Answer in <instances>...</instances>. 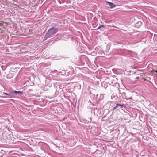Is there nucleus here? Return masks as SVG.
I'll use <instances>...</instances> for the list:
<instances>
[{"label": "nucleus", "mask_w": 157, "mask_h": 157, "mask_svg": "<svg viewBox=\"0 0 157 157\" xmlns=\"http://www.w3.org/2000/svg\"><path fill=\"white\" fill-rule=\"evenodd\" d=\"M116 105H117V107H118L119 106H120L121 107V108H122L123 107V106L122 105H121V104H117Z\"/></svg>", "instance_id": "5"}, {"label": "nucleus", "mask_w": 157, "mask_h": 157, "mask_svg": "<svg viewBox=\"0 0 157 157\" xmlns=\"http://www.w3.org/2000/svg\"><path fill=\"white\" fill-rule=\"evenodd\" d=\"M155 71V72L157 73V71Z\"/></svg>", "instance_id": "9"}, {"label": "nucleus", "mask_w": 157, "mask_h": 157, "mask_svg": "<svg viewBox=\"0 0 157 157\" xmlns=\"http://www.w3.org/2000/svg\"><path fill=\"white\" fill-rule=\"evenodd\" d=\"M106 2L108 3V5L110 6L111 8H113L116 6V5H114V4L112 2Z\"/></svg>", "instance_id": "2"}, {"label": "nucleus", "mask_w": 157, "mask_h": 157, "mask_svg": "<svg viewBox=\"0 0 157 157\" xmlns=\"http://www.w3.org/2000/svg\"><path fill=\"white\" fill-rule=\"evenodd\" d=\"M105 26L104 25H101L99 27H98L97 28V29H99L102 27V28L104 27H105Z\"/></svg>", "instance_id": "6"}, {"label": "nucleus", "mask_w": 157, "mask_h": 157, "mask_svg": "<svg viewBox=\"0 0 157 157\" xmlns=\"http://www.w3.org/2000/svg\"><path fill=\"white\" fill-rule=\"evenodd\" d=\"M3 94H5V95H7L10 96L12 94H13V92H11L10 93H7L3 92Z\"/></svg>", "instance_id": "4"}, {"label": "nucleus", "mask_w": 157, "mask_h": 157, "mask_svg": "<svg viewBox=\"0 0 157 157\" xmlns=\"http://www.w3.org/2000/svg\"><path fill=\"white\" fill-rule=\"evenodd\" d=\"M117 105H116V106L114 107L113 108V110H115L116 109H117Z\"/></svg>", "instance_id": "7"}, {"label": "nucleus", "mask_w": 157, "mask_h": 157, "mask_svg": "<svg viewBox=\"0 0 157 157\" xmlns=\"http://www.w3.org/2000/svg\"><path fill=\"white\" fill-rule=\"evenodd\" d=\"M3 98H6V97H3Z\"/></svg>", "instance_id": "10"}, {"label": "nucleus", "mask_w": 157, "mask_h": 157, "mask_svg": "<svg viewBox=\"0 0 157 157\" xmlns=\"http://www.w3.org/2000/svg\"><path fill=\"white\" fill-rule=\"evenodd\" d=\"M58 31V29L57 28H52L49 29L48 31L47 35L48 36L52 35H54Z\"/></svg>", "instance_id": "1"}, {"label": "nucleus", "mask_w": 157, "mask_h": 157, "mask_svg": "<svg viewBox=\"0 0 157 157\" xmlns=\"http://www.w3.org/2000/svg\"><path fill=\"white\" fill-rule=\"evenodd\" d=\"M129 99H132V97H130V98H129Z\"/></svg>", "instance_id": "8"}, {"label": "nucleus", "mask_w": 157, "mask_h": 157, "mask_svg": "<svg viewBox=\"0 0 157 157\" xmlns=\"http://www.w3.org/2000/svg\"><path fill=\"white\" fill-rule=\"evenodd\" d=\"M13 92L15 94H23V93L21 91H14Z\"/></svg>", "instance_id": "3"}]
</instances>
